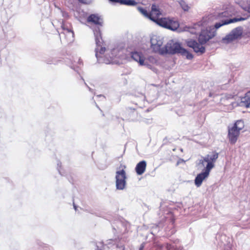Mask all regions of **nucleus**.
<instances>
[{
  "label": "nucleus",
  "instance_id": "f257e3e1",
  "mask_svg": "<svg viewBox=\"0 0 250 250\" xmlns=\"http://www.w3.org/2000/svg\"><path fill=\"white\" fill-rule=\"evenodd\" d=\"M93 32L97 45L95 48V55L99 62L106 64L116 63V61L114 60L115 58L120 59H123L125 58L124 55L125 50L122 46H118L113 48L111 51V56H108L107 54L105 56H103L105 51V48L102 46L103 40L101 37V33L99 27H98L93 29Z\"/></svg>",
  "mask_w": 250,
  "mask_h": 250
},
{
  "label": "nucleus",
  "instance_id": "f03ea898",
  "mask_svg": "<svg viewBox=\"0 0 250 250\" xmlns=\"http://www.w3.org/2000/svg\"><path fill=\"white\" fill-rule=\"evenodd\" d=\"M214 36V34L210 31L203 30L202 31L199 36V42L200 43H198L196 41L192 40H187L186 43L187 45L193 48L195 52L202 54L205 51V48L203 46V44L206 43Z\"/></svg>",
  "mask_w": 250,
  "mask_h": 250
},
{
  "label": "nucleus",
  "instance_id": "7ed1b4c3",
  "mask_svg": "<svg viewBox=\"0 0 250 250\" xmlns=\"http://www.w3.org/2000/svg\"><path fill=\"white\" fill-rule=\"evenodd\" d=\"M180 53L182 55L186 56L188 59L190 60L193 58L192 55L188 52L186 49L183 48L181 44L178 42H174L170 41L166 45L162 48L161 54H175Z\"/></svg>",
  "mask_w": 250,
  "mask_h": 250
},
{
  "label": "nucleus",
  "instance_id": "20e7f679",
  "mask_svg": "<svg viewBox=\"0 0 250 250\" xmlns=\"http://www.w3.org/2000/svg\"><path fill=\"white\" fill-rule=\"evenodd\" d=\"M218 158V153L215 151H212L202 157L199 161V164L205 167V169L210 172L214 167L215 163Z\"/></svg>",
  "mask_w": 250,
  "mask_h": 250
},
{
  "label": "nucleus",
  "instance_id": "39448f33",
  "mask_svg": "<svg viewBox=\"0 0 250 250\" xmlns=\"http://www.w3.org/2000/svg\"><path fill=\"white\" fill-rule=\"evenodd\" d=\"M125 165L121 164L116 172V188L118 190H124L126 186V176Z\"/></svg>",
  "mask_w": 250,
  "mask_h": 250
},
{
  "label": "nucleus",
  "instance_id": "423d86ee",
  "mask_svg": "<svg viewBox=\"0 0 250 250\" xmlns=\"http://www.w3.org/2000/svg\"><path fill=\"white\" fill-rule=\"evenodd\" d=\"M156 23L163 27L172 31L177 30L179 26L178 21L169 18H163L157 19Z\"/></svg>",
  "mask_w": 250,
  "mask_h": 250
},
{
  "label": "nucleus",
  "instance_id": "0eeeda50",
  "mask_svg": "<svg viewBox=\"0 0 250 250\" xmlns=\"http://www.w3.org/2000/svg\"><path fill=\"white\" fill-rule=\"evenodd\" d=\"M243 34V28L239 26L233 29L229 34H227L222 40V42L224 43H229L233 41L238 39Z\"/></svg>",
  "mask_w": 250,
  "mask_h": 250
},
{
  "label": "nucleus",
  "instance_id": "6e6552de",
  "mask_svg": "<svg viewBox=\"0 0 250 250\" xmlns=\"http://www.w3.org/2000/svg\"><path fill=\"white\" fill-rule=\"evenodd\" d=\"M163 38L158 35H153L150 39L151 47L155 52L159 53L161 54L162 48L161 47L163 44Z\"/></svg>",
  "mask_w": 250,
  "mask_h": 250
},
{
  "label": "nucleus",
  "instance_id": "1a4fd4ad",
  "mask_svg": "<svg viewBox=\"0 0 250 250\" xmlns=\"http://www.w3.org/2000/svg\"><path fill=\"white\" fill-rule=\"evenodd\" d=\"M131 58L136 62H138L140 65L146 66L148 68H151V65L147 62H145V57L141 52L134 51L131 53Z\"/></svg>",
  "mask_w": 250,
  "mask_h": 250
},
{
  "label": "nucleus",
  "instance_id": "9d476101",
  "mask_svg": "<svg viewBox=\"0 0 250 250\" xmlns=\"http://www.w3.org/2000/svg\"><path fill=\"white\" fill-rule=\"evenodd\" d=\"M62 32L60 33V39L61 40L64 39L67 42H71L73 40L74 33L70 29L66 28L64 24L62 25Z\"/></svg>",
  "mask_w": 250,
  "mask_h": 250
},
{
  "label": "nucleus",
  "instance_id": "9b49d317",
  "mask_svg": "<svg viewBox=\"0 0 250 250\" xmlns=\"http://www.w3.org/2000/svg\"><path fill=\"white\" fill-rule=\"evenodd\" d=\"M210 172L205 169V171L198 174L195 177L194 180V183L197 187H200L203 181L207 178Z\"/></svg>",
  "mask_w": 250,
  "mask_h": 250
},
{
  "label": "nucleus",
  "instance_id": "f8f14e48",
  "mask_svg": "<svg viewBox=\"0 0 250 250\" xmlns=\"http://www.w3.org/2000/svg\"><path fill=\"white\" fill-rule=\"evenodd\" d=\"M161 15V13L158 6L155 4H152L151 6V11L149 13V18L156 22L157 19H159L158 17Z\"/></svg>",
  "mask_w": 250,
  "mask_h": 250
},
{
  "label": "nucleus",
  "instance_id": "ddd939ff",
  "mask_svg": "<svg viewBox=\"0 0 250 250\" xmlns=\"http://www.w3.org/2000/svg\"><path fill=\"white\" fill-rule=\"evenodd\" d=\"M239 134L240 132L233 126L229 129L228 136L231 144H234L236 142Z\"/></svg>",
  "mask_w": 250,
  "mask_h": 250
},
{
  "label": "nucleus",
  "instance_id": "4468645a",
  "mask_svg": "<svg viewBox=\"0 0 250 250\" xmlns=\"http://www.w3.org/2000/svg\"><path fill=\"white\" fill-rule=\"evenodd\" d=\"M246 19L244 18H234L233 19H226L222 21H219L215 24L214 27L216 29H218L221 26L224 25L228 24L230 23L236 22L239 21H244Z\"/></svg>",
  "mask_w": 250,
  "mask_h": 250
},
{
  "label": "nucleus",
  "instance_id": "2eb2a0df",
  "mask_svg": "<svg viewBox=\"0 0 250 250\" xmlns=\"http://www.w3.org/2000/svg\"><path fill=\"white\" fill-rule=\"evenodd\" d=\"M87 21L95 25L102 26L103 19L96 14H91L87 18Z\"/></svg>",
  "mask_w": 250,
  "mask_h": 250
},
{
  "label": "nucleus",
  "instance_id": "dca6fc26",
  "mask_svg": "<svg viewBox=\"0 0 250 250\" xmlns=\"http://www.w3.org/2000/svg\"><path fill=\"white\" fill-rule=\"evenodd\" d=\"M146 163L145 161L143 160L138 163L135 167V171L137 174L139 175L143 174L146 169Z\"/></svg>",
  "mask_w": 250,
  "mask_h": 250
},
{
  "label": "nucleus",
  "instance_id": "f3484780",
  "mask_svg": "<svg viewBox=\"0 0 250 250\" xmlns=\"http://www.w3.org/2000/svg\"><path fill=\"white\" fill-rule=\"evenodd\" d=\"M250 104V91L247 92L241 99L240 105L249 107Z\"/></svg>",
  "mask_w": 250,
  "mask_h": 250
},
{
  "label": "nucleus",
  "instance_id": "a211bd4d",
  "mask_svg": "<svg viewBox=\"0 0 250 250\" xmlns=\"http://www.w3.org/2000/svg\"><path fill=\"white\" fill-rule=\"evenodd\" d=\"M114 3H119L121 4L126 5H135L137 2L134 0H109Z\"/></svg>",
  "mask_w": 250,
  "mask_h": 250
},
{
  "label": "nucleus",
  "instance_id": "6ab92c4d",
  "mask_svg": "<svg viewBox=\"0 0 250 250\" xmlns=\"http://www.w3.org/2000/svg\"><path fill=\"white\" fill-rule=\"evenodd\" d=\"M176 0L178 2L181 7L184 11H188L189 10L190 6L184 0Z\"/></svg>",
  "mask_w": 250,
  "mask_h": 250
},
{
  "label": "nucleus",
  "instance_id": "aec40b11",
  "mask_svg": "<svg viewBox=\"0 0 250 250\" xmlns=\"http://www.w3.org/2000/svg\"><path fill=\"white\" fill-rule=\"evenodd\" d=\"M233 126L240 132L244 127V122L241 120H238L235 122Z\"/></svg>",
  "mask_w": 250,
  "mask_h": 250
},
{
  "label": "nucleus",
  "instance_id": "412c9836",
  "mask_svg": "<svg viewBox=\"0 0 250 250\" xmlns=\"http://www.w3.org/2000/svg\"><path fill=\"white\" fill-rule=\"evenodd\" d=\"M145 62H147L150 65H151V64L156 63L157 62V60L153 56H149L146 59L145 58ZM151 67H152V66H151ZM150 69H151V68H150Z\"/></svg>",
  "mask_w": 250,
  "mask_h": 250
},
{
  "label": "nucleus",
  "instance_id": "4be33fe9",
  "mask_svg": "<svg viewBox=\"0 0 250 250\" xmlns=\"http://www.w3.org/2000/svg\"><path fill=\"white\" fill-rule=\"evenodd\" d=\"M242 8L245 11L250 13V1H247L246 3L241 5Z\"/></svg>",
  "mask_w": 250,
  "mask_h": 250
},
{
  "label": "nucleus",
  "instance_id": "5701e85b",
  "mask_svg": "<svg viewBox=\"0 0 250 250\" xmlns=\"http://www.w3.org/2000/svg\"><path fill=\"white\" fill-rule=\"evenodd\" d=\"M167 250H184L183 248L177 247L175 245H167Z\"/></svg>",
  "mask_w": 250,
  "mask_h": 250
},
{
  "label": "nucleus",
  "instance_id": "b1692460",
  "mask_svg": "<svg viewBox=\"0 0 250 250\" xmlns=\"http://www.w3.org/2000/svg\"><path fill=\"white\" fill-rule=\"evenodd\" d=\"M138 10L144 16H145L146 17L149 18V13H147V11L146 9H144L142 7H138Z\"/></svg>",
  "mask_w": 250,
  "mask_h": 250
},
{
  "label": "nucleus",
  "instance_id": "393cba45",
  "mask_svg": "<svg viewBox=\"0 0 250 250\" xmlns=\"http://www.w3.org/2000/svg\"><path fill=\"white\" fill-rule=\"evenodd\" d=\"M231 14L228 12V11H225L218 14V17L219 18L222 17H227L231 16Z\"/></svg>",
  "mask_w": 250,
  "mask_h": 250
},
{
  "label": "nucleus",
  "instance_id": "a878e982",
  "mask_svg": "<svg viewBox=\"0 0 250 250\" xmlns=\"http://www.w3.org/2000/svg\"><path fill=\"white\" fill-rule=\"evenodd\" d=\"M190 32L191 33L195 34H197L199 32V31L197 32V31H194V28L193 29H191V30H190Z\"/></svg>",
  "mask_w": 250,
  "mask_h": 250
},
{
  "label": "nucleus",
  "instance_id": "bb28decb",
  "mask_svg": "<svg viewBox=\"0 0 250 250\" xmlns=\"http://www.w3.org/2000/svg\"><path fill=\"white\" fill-rule=\"evenodd\" d=\"M144 248H145V244L142 243L140 247L139 250H144Z\"/></svg>",
  "mask_w": 250,
  "mask_h": 250
},
{
  "label": "nucleus",
  "instance_id": "cd10ccee",
  "mask_svg": "<svg viewBox=\"0 0 250 250\" xmlns=\"http://www.w3.org/2000/svg\"><path fill=\"white\" fill-rule=\"evenodd\" d=\"M78 0L83 3H88V0Z\"/></svg>",
  "mask_w": 250,
  "mask_h": 250
},
{
  "label": "nucleus",
  "instance_id": "c85d7f7f",
  "mask_svg": "<svg viewBox=\"0 0 250 250\" xmlns=\"http://www.w3.org/2000/svg\"><path fill=\"white\" fill-rule=\"evenodd\" d=\"M84 83L87 86V87L88 88L89 90L90 91H92V89L91 88H90L89 86H88L85 83Z\"/></svg>",
  "mask_w": 250,
  "mask_h": 250
},
{
  "label": "nucleus",
  "instance_id": "c756f323",
  "mask_svg": "<svg viewBox=\"0 0 250 250\" xmlns=\"http://www.w3.org/2000/svg\"><path fill=\"white\" fill-rule=\"evenodd\" d=\"M98 97H102L103 99H104L105 97L104 96H103L102 95H98L97 96Z\"/></svg>",
  "mask_w": 250,
  "mask_h": 250
},
{
  "label": "nucleus",
  "instance_id": "7c9ffc66",
  "mask_svg": "<svg viewBox=\"0 0 250 250\" xmlns=\"http://www.w3.org/2000/svg\"><path fill=\"white\" fill-rule=\"evenodd\" d=\"M74 208L75 209V210L76 211L77 210V207L76 206V205L75 204H74Z\"/></svg>",
  "mask_w": 250,
  "mask_h": 250
},
{
  "label": "nucleus",
  "instance_id": "2f4dec72",
  "mask_svg": "<svg viewBox=\"0 0 250 250\" xmlns=\"http://www.w3.org/2000/svg\"><path fill=\"white\" fill-rule=\"evenodd\" d=\"M101 250V249H98V250Z\"/></svg>",
  "mask_w": 250,
  "mask_h": 250
}]
</instances>
